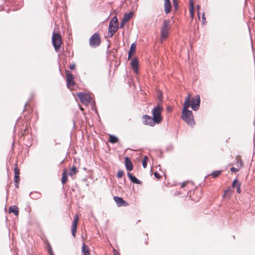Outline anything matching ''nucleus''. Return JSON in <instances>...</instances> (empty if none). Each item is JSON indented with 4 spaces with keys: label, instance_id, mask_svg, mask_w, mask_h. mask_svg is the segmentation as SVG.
I'll list each match as a JSON object with an SVG mask.
<instances>
[{
    "label": "nucleus",
    "instance_id": "nucleus-1",
    "mask_svg": "<svg viewBox=\"0 0 255 255\" xmlns=\"http://www.w3.org/2000/svg\"><path fill=\"white\" fill-rule=\"evenodd\" d=\"M182 119L189 126H194L195 124V122L194 120L192 112L190 110H186L182 111Z\"/></svg>",
    "mask_w": 255,
    "mask_h": 255
},
{
    "label": "nucleus",
    "instance_id": "nucleus-2",
    "mask_svg": "<svg viewBox=\"0 0 255 255\" xmlns=\"http://www.w3.org/2000/svg\"><path fill=\"white\" fill-rule=\"evenodd\" d=\"M237 188V191L239 194L241 193V184L237 179H235L232 184V187L228 188L225 191L224 194V197L230 198L233 193V189Z\"/></svg>",
    "mask_w": 255,
    "mask_h": 255
},
{
    "label": "nucleus",
    "instance_id": "nucleus-3",
    "mask_svg": "<svg viewBox=\"0 0 255 255\" xmlns=\"http://www.w3.org/2000/svg\"><path fill=\"white\" fill-rule=\"evenodd\" d=\"M162 110V107L158 105L154 107L152 110V118L154 120V123H156V124H160L162 120L161 116Z\"/></svg>",
    "mask_w": 255,
    "mask_h": 255
},
{
    "label": "nucleus",
    "instance_id": "nucleus-4",
    "mask_svg": "<svg viewBox=\"0 0 255 255\" xmlns=\"http://www.w3.org/2000/svg\"><path fill=\"white\" fill-rule=\"evenodd\" d=\"M52 42L55 51L56 52L59 51L62 42L60 34L53 32L52 36Z\"/></svg>",
    "mask_w": 255,
    "mask_h": 255
},
{
    "label": "nucleus",
    "instance_id": "nucleus-5",
    "mask_svg": "<svg viewBox=\"0 0 255 255\" xmlns=\"http://www.w3.org/2000/svg\"><path fill=\"white\" fill-rule=\"evenodd\" d=\"M101 38L99 33L96 32L89 39V45L92 48H96L101 44Z\"/></svg>",
    "mask_w": 255,
    "mask_h": 255
},
{
    "label": "nucleus",
    "instance_id": "nucleus-6",
    "mask_svg": "<svg viewBox=\"0 0 255 255\" xmlns=\"http://www.w3.org/2000/svg\"><path fill=\"white\" fill-rule=\"evenodd\" d=\"M170 25V21L169 19H165L161 28V37L165 38L168 35V30Z\"/></svg>",
    "mask_w": 255,
    "mask_h": 255
},
{
    "label": "nucleus",
    "instance_id": "nucleus-7",
    "mask_svg": "<svg viewBox=\"0 0 255 255\" xmlns=\"http://www.w3.org/2000/svg\"><path fill=\"white\" fill-rule=\"evenodd\" d=\"M77 96L83 104L88 105L91 102V97L87 93L80 92L77 94Z\"/></svg>",
    "mask_w": 255,
    "mask_h": 255
},
{
    "label": "nucleus",
    "instance_id": "nucleus-8",
    "mask_svg": "<svg viewBox=\"0 0 255 255\" xmlns=\"http://www.w3.org/2000/svg\"><path fill=\"white\" fill-rule=\"evenodd\" d=\"M200 97L199 95H195L191 99V108L193 111H197L199 109L200 106Z\"/></svg>",
    "mask_w": 255,
    "mask_h": 255
},
{
    "label": "nucleus",
    "instance_id": "nucleus-9",
    "mask_svg": "<svg viewBox=\"0 0 255 255\" xmlns=\"http://www.w3.org/2000/svg\"><path fill=\"white\" fill-rule=\"evenodd\" d=\"M65 73L67 77V87L68 88L71 89L75 84L74 76L68 70H65Z\"/></svg>",
    "mask_w": 255,
    "mask_h": 255
},
{
    "label": "nucleus",
    "instance_id": "nucleus-10",
    "mask_svg": "<svg viewBox=\"0 0 255 255\" xmlns=\"http://www.w3.org/2000/svg\"><path fill=\"white\" fill-rule=\"evenodd\" d=\"M79 220V216L77 214L74 216L71 225V233L73 237H75L76 236Z\"/></svg>",
    "mask_w": 255,
    "mask_h": 255
},
{
    "label": "nucleus",
    "instance_id": "nucleus-11",
    "mask_svg": "<svg viewBox=\"0 0 255 255\" xmlns=\"http://www.w3.org/2000/svg\"><path fill=\"white\" fill-rule=\"evenodd\" d=\"M133 15V12L132 11H130L128 13H126L124 14V17L122 18V20L121 21L120 25V26L119 27V28H123L125 24H126V23L128 20H129L130 19V18H131L132 17Z\"/></svg>",
    "mask_w": 255,
    "mask_h": 255
},
{
    "label": "nucleus",
    "instance_id": "nucleus-12",
    "mask_svg": "<svg viewBox=\"0 0 255 255\" xmlns=\"http://www.w3.org/2000/svg\"><path fill=\"white\" fill-rule=\"evenodd\" d=\"M143 124L145 125H148L151 127H153L156 124V123H154V120L153 118L147 115H143L142 117Z\"/></svg>",
    "mask_w": 255,
    "mask_h": 255
},
{
    "label": "nucleus",
    "instance_id": "nucleus-13",
    "mask_svg": "<svg viewBox=\"0 0 255 255\" xmlns=\"http://www.w3.org/2000/svg\"><path fill=\"white\" fill-rule=\"evenodd\" d=\"M201 197V190L199 188H196L194 190L192 195H190L191 200L197 202L199 200Z\"/></svg>",
    "mask_w": 255,
    "mask_h": 255
},
{
    "label": "nucleus",
    "instance_id": "nucleus-14",
    "mask_svg": "<svg viewBox=\"0 0 255 255\" xmlns=\"http://www.w3.org/2000/svg\"><path fill=\"white\" fill-rule=\"evenodd\" d=\"M114 199L115 201L116 202V204H117L118 206L121 207V206H128V204L126 202L125 200H123V199L121 197H119L118 196H115L114 198Z\"/></svg>",
    "mask_w": 255,
    "mask_h": 255
},
{
    "label": "nucleus",
    "instance_id": "nucleus-15",
    "mask_svg": "<svg viewBox=\"0 0 255 255\" xmlns=\"http://www.w3.org/2000/svg\"><path fill=\"white\" fill-rule=\"evenodd\" d=\"M77 170L76 167L73 166L69 171L64 168L63 170L62 175H73L77 173Z\"/></svg>",
    "mask_w": 255,
    "mask_h": 255
},
{
    "label": "nucleus",
    "instance_id": "nucleus-16",
    "mask_svg": "<svg viewBox=\"0 0 255 255\" xmlns=\"http://www.w3.org/2000/svg\"><path fill=\"white\" fill-rule=\"evenodd\" d=\"M171 4L170 0H164V12L166 14L169 13L171 10Z\"/></svg>",
    "mask_w": 255,
    "mask_h": 255
},
{
    "label": "nucleus",
    "instance_id": "nucleus-17",
    "mask_svg": "<svg viewBox=\"0 0 255 255\" xmlns=\"http://www.w3.org/2000/svg\"><path fill=\"white\" fill-rule=\"evenodd\" d=\"M116 25L118 26V19L116 16H115L111 19L108 28L113 29Z\"/></svg>",
    "mask_w": 255,
    "mask_h": 255
},
{
    "label": "nucleus",
    "instance_id": "nucleus-18",
    "mask_svg": "<svg viewBox=\"0 0 255 255\" xmlns=\"http://www.w3.org/2000/svg\"><path fill=\"white\" fill-rule=\"evenodd\" d=\"M136 44L135 42L132 43L130 47L128 53V59L129 60L130 57L134 54L136 50Z\"/></svg>",
    "mask_w": 255,
    "mask_h": 255
},
{
    "label": "nucleus",
    "instance_id": "nucleus-19",
    "mask_svg": "<svg viewBox=\"0 0 255 255\" xmlns=\"http://www.w3.org/2000/svg\"><path fill=\"white\" fill-rule=\"evenodd\" d=\"M125 165L128 171H131L133 169L132 162L128 157H126L125 159Z\"/></svg>",
    "mask_w": 255,
    "mask_h": 255
},
{
    "label": "nucleus",
    "instance_id": "nucleus-20",
    "mask_svg": "<svg viewBox=\"0 0 255 255\" xmlns=\"http://www.w3.org/2000/svg\"><path fill=\"white\" fill-rule=\"evenodd\" d=\"M131 66L135 73H138V61L136 58H134L131 62Z\"/></svg>",
    "mask_w": 255,
    "mask_h": 255
},
{
    "label": "nucleus",
    "instance_id": "nucleus-21",
    "mask_svg": "<svg viewBox=\"0 0 255 255\" xmlns=\"http://www.w3.org/2000/svg\"><path fill=\"white\" fill-rule=\"evenodd\" d=\"M190 107H191V104L189 98V96H188L185 100L182 111L188 110V108Z\"/></svg>",
    "mask_w": 255,
    "mask_h": 255
},
{
    "label": "nucleus",
    "instance_id": "nucleus-22",
    "mask_svg": "<svg viewBox=\"0 0 255 255\" xmlns=\"http://www.w3.org/2000/svg\"><path fill=\"white\" fill-rule=\"evenodd\" d=\"M9 213H13L15 216H18L19 210L18 207L15 206H11L9 208Z\"/></svg>",
    "mask_w": 255,
    "mask_h": 255
},
{
    "label": "nucleus",
    "instance_id": "nucleus-23",
    "mask_svg": "<svg viewBox=\"0 0 255 255\" xmlns=\"http://www.w3.org/2000/svg\"><path fill=\"white\" fill-rule=\"evenodd\" d=\"M119 29V26L115 25L114 26V28L113 29H109L108 28V36L109 37H112L115 34V33Z\"/></svg>",
    "mask_w": 255,
    "mask_h": 255
},
{
    "label": "nucleus",
    "instance_id": "nucleus-24",
    "mask_svg": "<svg viewBox=\"0 0 255 255\" xmlns=\"http://www.w3.org/2000/svg\"><path fill=\"white\" fill-rule=\"evenodd\" d=\"M82 253L84 255H91L90 253V249L84 243L83 244L82 246Z\"/></svg>",
    "mask_w": 255,
    "mask_h": 255
},
{
    "label": "nucleus",
    "instance_id": "nucleus-25",
    "mask_svg": "<svg viewBox=\"0 0 255 255\" xmlns=\"http://www.w3.org/2000/svg\"><path fill=\"white\" fill-rule=\"evenodd\" d=\"M189 12L190 17L192 18L194 17V3L192 0H189Z\"/></svg>",
    "mask_w": 255,
    "mask_h": 255
},
{
    "label": "nucleus",
    "instance_id": "nucleus-26",
    "mask_svg": "<svg viewBox=\"0 0 255 255\" xmlns=\"http://www.w3.org/2000/svg\"><path fill=\"white\" fill-rule=\"evenodd\" d=\"M109 141L112 143H116L119 141V138L114 135L110 134Z\"/></svg>",
    "mask_w": 255,
    "mask_h": 255
},
{
    "label": "nucleus",
    "instance_id": "nucleus-27",
    "mask_svg": "<svg viewBox=\"0 0 255 255\" xmlns=\"http://www.w3.org/2000/svg\"><path fill=\"white\" fill-rule=\"evenodd\" d=\"M148 236H147V234L145 235H144L143 236L141 239H140V242L141 243V244H143L142 243V242H144V245L145 246H146L148 245Z\"/></svg>",
    "mask_w": 255,
    "mask_h": 255
},
{
    "label": "nucleus",
    "instance_id": "nucleus-28",
    "mask_svg": "<svg viewBox=\"0 0 255 255\" xmlns=\"http://www.w3.org/2000/svg\"><path fill=\"white\" fill-rule=\"evenodd\" d=\"M20 182V176H14V183L16 188H18V184Z\"/></svg>",
    "mask_w": 255,
    "mask_h": 255
},
{
    "label": "nucleus",
    "instance_id": "nucleus-29",
    "mask_svg": "<svg viewBox=\"0 0 255 255\" xmlns=\"http://www.w3.org/2000/svg\"><path fill=\"white\" fill-rule=\"evenodd\" d=\"M130 181L134 183L140 184V181L136 178V176H128Z\"/></svg>",
    "mask_w": 255,
    "mask_h": 255
},
{
    "label": "nucleus",
    "instance_id": "nucleus-30",
    "mask_svg": "<svg viewBox=\"0 0 255 255\" xmlns=\"http://www.w3.org/2000/svg\"><path fill=\"white\" fill-rule=\"evenodd\" d=\"M223 170H215L211 172L210 174H208L207 175H220L221 173Z\"/></svg>",
    "mask_w": 255,
    "mask_h": 255
},
{
    "label": "nucleus",
    "instance_id": "nucleus-31",
    "mask_svg": "<svg viewBox=\"0 0 255 255\" xmlns=\"http://www.w3.org/2000/svg\"><path fill=\"white\" fill-rule=\"evenodd\" d=\"M147 160L148 157L146 156H144L142 161V166L144 168H145L147 166Z\"/></svg>",
    "mask_w": 255,
    "mask_h": 255
},
{
    "label": "nucleus",
    "instance_id": "nucleus-32",
    "mask_svg": "<svg viewBox=\"0 0 255 255\" xmlns=\"http://www.w3.org/2000/svg\"><path fill=\"white\" fill-rule=\"evenodd\" d=\"M173 4L175 11H177L178 8V2L177 0H172Z\"/></svg>",
    "mask_w": 255,
    "mask_h": 255
},
{
    "label": "nucleus",
    "instance_id": "nucleus-33",
    "mask_svg": "<svg viewBox=\"0 0 255 255\" xmlns=\"http://www.w3.org/2000/svg\"><path fill=\"white\" fill-rule=\"evenodd\" d=\"M47 249L49 255H54V253L52 252V250L50 244H48L47 246Z\"/></svg>",
    "mask_w": 255,
    "mask_h": 255
},
{
    "label": "nucleus",
    "instance_id": "nucleus-34",
    "mask_svg": "<svg viewBox=\"0 0 255 255\" xmlns=\"http://www.w3.org/2000/svg\"><path fill=\"white\" fill-rule=\"evenodd\" d=\"M237 168H239L240 169L243 166V161L242 160L238 161L237 162Z\"/></svg>",
    "mask_w": 255,
    "mask_h": 255
},
{
    "label": "nucleus",
    "instance_id": "nucleus-35",
    "mask_svg": "<svg viewBox=\"0 0 255 255\" xmlns=\"http://www.w3.org/2000/svg\"><path fill=\"white\" fill-rule=\"evenodd\" d=\"M68 176H62L61 182L63 183V184H64L66 183V182L68 180Z\"/></svg>",
    "mask_w": 255,
    "mask_h": 255
},
{
    "label": "nucleus",
    "instance_id": "nucleus-36",
    "mask_svg": "<svg viewBox=\"0 0 255 255\" xmlns=\"http://www.w3.org/2000/svg\"><path fill=\"white\" fill-rule=\"evenodd\" d=\"M239 170V168L232 167L230 168V171L233 173H236Z\"/></svg>",
    "mask_w": 255,
    "mask_h": 255
},
{
    "label": "nucleus",
    "instance_id": "nucleus-37",
    "mask_svg": "<svg viewBox=\"0 0 255 255\" xmlns=\"http://www.w3.org/2000/svg\"><path fill=\"white\" fill-rule=\"evenodd\" d=\"M19 171L17 166L14 167V175H19Z\"/></svg>",
    "mask_w": 255,
    "mask_h": 255
},
{
    "label": "nucleus",
    "instance_id": "nucleus-38",
    "mask_svg": "<svg viewBox=\"0 0 255 255\" xmlns=\"http://www.w3.org/2000/svg\"><path fill=\"white\" fill-rule=\"evenodd\" d=\"M124 172L123 170L120 169L118 170L117 175H124Z\"/></svg>",
    "mask_w": 255,
    "mask_h": 255
},
{
    "label": "nucleus",
    "instance_id": "nucleus-39",
    "mask_svg": "<svg viewBox=\"0 0 255 255\" xmlns=\"http://www.w3.org/2000/svg\"><path fill=\"white\" fill-rule=\"evenodd\" d=\"M75 67V64H70L69 65V69H70L71 70H72V69H74Z\"/></svg>",
    "mask_w": 255,
    "mask_h": 255
},
{
    "label": "nucleus",
    "instance_id": "nucleus-40",
    "mask_svg": "<svg viewBox=\"0 0 255 255\" xmlns=\"http://www.w3.org/2000/svg\"><path fill=\"white\" fill-rule=\"evenodd\" d=\"M113 253L114 255H120V254L115 249L113 250Z\"/></svg>",
    "mask_w": 255,
    "mask_h": 255
},
{
    "label": "nucleus",
    "instance_id": "nucleus-41",
    "mask_svg": "<svg viewBox=\"0 0 255 255\" xmlns=\"http://www.w3.org/2000/svg\"><path fill=\"white\" fill-rule=\"evenodd\" d=\"M90 104H91V105H92V107H93L94 106H95V104H96L95 100H91V103H90Z\"/></svg>",
    "mask_w": 255,
    "mask_h": 255
},
{
    "label": "nucleus",
    "instance_id": "nucleus-42",
    "mask_svg": "<svg viewBox=\"0 0 255 255\" xmlns=\"http://www.w3.org/2000/svg\"><path fill=\"white\" fill-rule=\"evenodd\" d=\"M188 181L184 182L181 185V187L183 188L186 186V185L187 184Z\"/></svg>",
    "mask_w": 255,
    "mask_h": 255
},
{
    "label": "nucleus",
    "instance_id": "nucleus-43",
    "mask_svg": "<svg viewBox=\"0 0 255 255\" xmlns=\"http://www.w3.org/2000/svg\"><path fill=\"white\" fill-rule=\"evenodd\" d=\"M197 10H198V16L199 17V9L200 8V6L199 4L197 5Z\"/></svg>",
    "mask_w": 255,
    "mask_h": 255
},
{
    "label": "nucleus",
    "instance_id": "nucleus-44",
    "mask_svg": "<svg viewBox=\"0 0 255 255\" xmlns=\"http://www.w3.org/2000/svg\"><path fill=\"white\" fill-rule=\"evenodd\" d=\"M153 175H160L159 173L156 171L154 173Z\"/></svg>",
    "mask_w": 255,
    "mask_h": 255
},
{
    "label": "nucleus",
    "instance_id": "nucleus-45",
    "mask_svg": "<svg viewBox=\"0 0 255 255\" xmlns=\"http://www.w3.org/2000/svg\"><path fill=\"white\" fill-rule=\"evenodd\" d=\"M202 20H205V17L204 13H203V14H202Z\"/></svg>",
    "mask_w": 255,
    "mask_h": 255
},
{
    "label": "nucleus",
    "instance_id": "nucleus-46",
    "mask_svg": "<svg viewBox=\"0 0 255 255\" xmlns=\"http://www.w3.org/2000/svg\"><path fill=\"white\" fill-rule=\"evenodd\" d=\"M161 97H162V95L160 94V95H159L158 96V98L159 100H160L161 101H162V99H161Z\"/></svg>",
    "mask_w": 255,
    "mask_h": 255
},
{
    "label": "nucleus",
    "instance_id": "nucleus-47",
    "mask_svg": "<svg viewBox=\"0 0 255 255\" xmlns=\"http://www.w3.org/2000/svg\"><path fill=\"white\" fill-rule=\"evenodd\" d=\"M127 175L130 176V175H132V174L131 173H129V172H128L127 173Z\"/></svg>",
    "mask_w": 255,
    "mask_h": 255
},
{
    "label": "nucleus",
    "instance_id": "nucleus-48",
    "mask_svg": "<svg viewBox=\"0 0 255 255\" xmlns=\"http://www.w3.org/2000/svg\"><path fill=\"white\" fill-rule=\"evenodd\" d=\"M27 103H26L25 104V105H24V110L25 109V108H26V105H27Z\"/></svg>",
    "mask_w": 255,
    "mask_h": 255
},
{
    "label": "nucleus",
    "instance_id": "nucleus-49",
    "mask_svg": "<svg viewBox=\"0 0 255 255\" xmlns=\"http://www.w3.org/2000/svg\"><path fill=\"white\" fill-rule=\"evenodd\" d=\"M158 179H159L160 177H161V176H155Z\"/></svg>",
    "mask_w": 255,
    "mask_h": 255
},
{
    "label": "nucleus",
    "instance_id": "nucleus-50",
    "mask_svg": "<svg viewBox=\"0 0 255 255\" xmlns=\"http://www.w3.org/2000/svg\"><path fill=\"white\" fill-rule=\"evenodd\" d=\"M1 6H0V11H1L2 9L1 8Z\"/></svg>",
    "mask_w": 255,
    "mask_h": 255
},
{
    "label": "nucleus",
    "instance_id": "nucleus-51",
    "mask_svg": "<svg viewBox=\"0 0 255 255\" xmlns=\"http://www.w3.org/2000/svg\"><path fill=\"white\" fill-rule=\"evenodd\" d=\"M163 175H165V173L163 172Z\"/></svg>",
    "mask_w": 255,
    "mask_h": 255
}]
</instances>
